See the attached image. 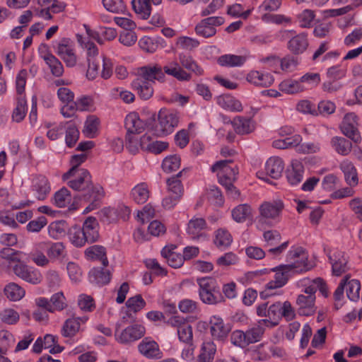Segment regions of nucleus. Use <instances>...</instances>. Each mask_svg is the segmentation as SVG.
I'll return each mask as SVG.
<instances>
[{
  "instance_id": "49530a36",
  "label": "nucleus",
  "mask_w": 362,
  "mask_h": 362,
  "mask_svg": "<svg viewBox=\"0 0 362 362\" xmlns=\"http://www.w3.org/2000/svg\"><path fill=\"white\" fill-rule=\"evenodd\" d=\"M4 294L12 301L21 300L25 296L24 289L16 283H10L4 288Z\"/></svg>"
},
{
  "instance_id": "603ef678",
  "label": "nucleus",
  "mask_w": 362,
  "mask_h": 362,
  "mask_svg": "<svg viewBox=\"0 0 362 362\" xmlns=\"http://www.w3.org/2000/svg\"><path fill=\"white\" fill-rule=\"evenodd\" d=\"M181 158L177 154L170 155L165 157L162 163L163 170L168 173L178 170L180 167Z\"/></svg>"
},
{
  "instance_id": "4c0bfd02",
  "label": "nucleus",
  "mask_w": 362,
  "mask_h": 362,
  "mask_svg": "<svg viewBox=\"0 0 362 362\" xmlns=\"http://www.w3.org/2000/svg\"><path fill=\"white\" fill-rule=\"evenodd\" d=\"M111 279V273L104 268H93L90 272V280L99 286L107 284Z\"/></svg>"
},
{
  "instance_id": "bf43d9fd",
  "label": "nucleus",
  "mask_w": 362,
  "mask_h": 362,
  "mask_svg": "<svg viewBox=\"0 0 362 362\" xmlns=\"http://www.w3.org/2000/svg\"><path fill=\"white\" fill-rule=\"evenodd\" d=\"M248 331L245 332L241 330H235L230 335V341L235 346L245 348L249 345Z\"/></svg>"
},
{
  "instance_id": "7c9ffc66",
  "label": "nucleus",
  "mask_w": 362,
  "mask_h": 362,
  "mask_svg": "<svg viewBox=\"0 0 362 362\" xmlns=\"http://www.w3.org/2000/svg\"><path fill=\"white\" fill-rule=\"evenodd\" d=\"M85 255L89 259L101 261L103 267L108 265L106 250L103 246L98 245L90 246L85 250Z\"/></svg>"
},
{
  "instance_id": "9b49d317",
  "label": "nucleus",
  "mask_w": 362,
  "mask_h": 362,
  "mask_svg": "<svg viewBox=\"0 0 362 362\" xmlns=\"http://www.w3.org/2000/svg\"><path fill=\"white\" fill-rule=\"evenodd\" d=\"M271 271L275 273L274 278L267 284V291L283 287L287 284L289 278L295 274L286 264L272 268Z\"/></svg>"
},
{
  "instance_id": "58836bf2",
  "label": "nucleus",
  "mask_w": 362,
  "mask_h": 362,
  "mask_svg": "<svg viewBox=\"0 0 362 362\" xmlns=\"http://www.w3.org/2000/svg\"><path fill=\"white\" fill-rule=\"evenodd\" d=\"M132 199L139 204H144L149 197L148 186L145 182L136 185L131 192Z\"/></svg>"
},
{
  "instance_id": "680f3d73",
  "label": "nucleus",
  "mask_w": 362,
  "mask_h": 362,
  "mask_svg": "<svg viewBox=\"0 0 362 362\" xmlns=\"http://www.w3.org/2000/svg\"><path fill=\"white\" fill-rule=\"evenodd\" d=\"M26 112V100L25 97L19 96L17 98V105L16 108L13 110L12 114V118L16 122H21L25 116Z\"/></svg>"
},
{
  "instance_id": "a19ab883",
  "label": "nucleus",
  "mask_w": 362,
  "mask_h": 362,
  "mask_svg": "<svg viewBox=\"0 0 362 362\" xmlns=\"http://www.w3.org/2000/svg\"><path fill=\"white\" fill-rule=\"evenodd\" d=\"M132 8L142 19H148L151 15V6L150 0H132Z\"/></svg>"
},
{
  "instance_id": "8fccbe9b",
  "label": "nucleus",
  "mask_w": 362,
  "mask_h": 362,
  "mask_svg": "<svg viewBox=\"0 0 362 362\" xmlns=\"http://www.w3.org/2000/svg\"><path fill=\"white\" fill-rule=\"evenodd\" d=\"M67 125L66 127L65 142L68 147H73L79 138V131L75 124L68 122L64 123Z\"/></svg>"
},
{
  "instance_id": "3c124183",
  "label": "nucleus",
  "mask_w": 362,
  "mask_h": 362,
  "mask_svg": "<svg viewBox=\"0 0 362 362\" xmlns=\"http://www.w3.org/2000/svg\"><path fill=\"white\" fill-rule=\"evenodd\" d=\"M331 144L335 151L343 156L349 153L351 149V144L342 137L335 136L332 139Z\"/></svg>"
},
{
  "instance_id": "423d86ee",
  "label": "nucleus",
  "mask_w": 362,
  "mask_h": 362,
  "mask_svg": "<svg viewBox=\"0 0 362 362\" xmlns=\"http://www.w3.org/2000/svg\"><path fill=\"white\" fill-rule=\"evenodd\" d=\"M284 204L281 199L263 202L259 208L260 220L263 219L269 226L280 222Z\"/></svg>"
},
{
  "instance_id": "4be33fe9",
  "label": "nucleus",
  "mask_w": 362,
  "mask_h": 362,
  "mask_svg": "<svg viewBox=\"0 0 362 362\" xmlns=\"http://www.w3.org/2000/svg\"><path fill=\"white\" fill-rule=\"evenodd\" d=\"M176 248L175 245L165 246L161 250L162 257L165 259L168 265L173 268H179L184 263L183 256L174 251Z\"/></svg>"
},
{
  "instance_id": "338daca9",
  "label": "nucleus",
  "mask_w": 362,
  "mask_h": 362,
  "mask_svg": "<svg viewBox=\"0 0 362 362\" xmlns=\"http://www.w3.org/2000/svg\"><path fill=\"white\" fill-rule=\"evenodd\" d=\"M231 124L237 134H246L249 133V119L236 116L231 122Z\"/></svg>"
},
{
  "instance_id": "5701e85b",
  "label": "nucleus",
  "mask_w": 362,
  "mask_h": 362,
  "mask_svg": "<svg viewBox=\"0 0 362 362\" xmlns=\"http://www.w3.org/2000/svg\"><path fill=\"white\" fill-rule=\"evenodd\" d=\"M187 172V168L182 169L176 175H173L166 180L168 193L182 197L184 194V188L181 180L179 179Z\"/></svg>"
},
{
  "instance_id": "412c9836",
  "label": "nucleus",
  "mask_w": 362,
  "mask_h": 362,
  "mask_svg": "<svg viewBox=\"0 0 362 362\" xmlns=\"http://www.w3.org/2000/svg\"><path fill=\"white\" fill-rule=\"evenodd\" d=\"M284 170V162L279 156H272L265 163V170L274 179L279 178Z\"/></svg>"
},
{
  "instance_id": "39448f33",
  "label": "nucleus",
  "mask_w": 362,
  "mask_h": 362,
  "mask_svg": "<svg viewBox=\"0 0 362 362\" xmlns=\"http://www.w3.org/2000/svg\"><path fill=\"white\" fill-rule=\"evenodd\" d=\"M67 185L74 191L83 194H92L98 187H103L100 185H94L92 175L88 170H79L71 175L68 179Z\"/></svg>"
},
{
  "instance_id": "393cba45",
  "label": "nucleus",
  "mask_w": 362,
  "mask_h": 362,
  "mask_svg": "<svg viewBox=\"0 0 362 362\" xmlns=\"http://www.w3.org/2000/svg\"><path fill=\"white\" fill-rule=\"evenodd\" d=\"M105 196V192L103 187H98L92 194H83L81 199L90 202L88 206L84 209V213H88L98 207L101 204V200Z\"/></svg>"
},
{
  "instance_id": "dca6fc26",
  "label": "nucleus",
  "mask_w": 362,
  "mask_h": 362,
  "mask_svg": "<svg viewBox=\"0 0 362 362\" xmlns=\"http://www.w3.org/2000/svg\"><path fill=\"white\" fill-rule=\"evenodd\" d=\"M304 172L303 162L298 159H293L286 171L288 182L292 186L298 185L303 180Z\"/></svg>"
},
{
  "instance_id": "6e6552de",
  "label": "nucleus",
  "mask_w": 362,
  "mask_h": 362,
  "mask_svg": "<svg viewBox=\"0 0 362 362\" xmlns=\"http://www.w3.org/2000/svg\"><path fill=\"white\" fill-rule=\"evenodd\" d=\"M232 163V160H222L216 162L211 167L212 172H217L218 183L224 187L231 185L236 180L237 169L228 165Z\"/></svg>"
},
{
  "instance_id": "864d4df0",
  "label": "nucleus",
  "mask_w": 362,
  "mask_h": 362,
  "mask_svg": "<svg viewBox=\"0 0 362 362\" xmlns=\"http://www.w3.org/2000/svg\"><path fill=\"white\" fill-rule=\"evenodd\" d=\"M207 199L212 204L221 206L224 204V198L221 189L216 185H210L206 189Z\"/></svg>"
},
{
  "instance_id": "c756f323",
  "label": "nucleus",
  "mask_w": 362,
  "mask_h": 362,
  "mask_svg": "<svg viewBox=\"0 0 362 362\" xmlns=\"http://www.w3.org/2000/svg\"><path fill=\"white\" fill-rule=\"evenodd\" d=\"M281 302H276L271 305L269 307L267 318L259 320V322L270 327L277 325L281 319Z\"/></svg>"
},
{
  "instance_id": "2eb2a0df",
  "label": "nucleus",
  "mask_w": 362,
  "mask_h": 362,
  "mask_svg": "<svg viewBox=\"0 0 362 362\" xmlns=\"http://www.w3.org/2000/svg\"><path fill=\"white\" fill-rule=\"evenodd\" d=\"M209 324L211 334L214 339L223 340L231 330L230 325L225 323L223 320L218 316H212L210 318Z\"/></svg>"
},
{
  "instance_id": "c03bdc74",
  "label": "nucleus",
  "mask_w": 362,
  "mask_h": 362,
  "mask_svg": "<svg viewBox=\"0 0 362 362\" xmlns=\"http://www.w3.org/2000/svg\"><path fill=\"white\" fill-rule=\"evenodd\" d=\"M87 159V154L81 153L74 155L71 156L70 160V163L71 165V168L62 175V180H66L68 179L71 175L78 172L79 170H86L85 168H80V165L84 163Z\"/></svg>"
},
{
  "instance_id": "4468645a",
  "label": "nucleus",
  "mask_w": 362,
  "mask_h": 362,
  "mask_svg": "<svg viewBox=\"0 0 362 362\" xmlns=\"http://www.w3.org/2000/svg\"><path fill=\"white\" fill-rule=\"evenodd\" d=\"M316 297L299 294L296 297V306L297 313L301 316H311L317 311Z\"/></svg>"
},
{
  "instance_id": "9d476101",
  "label": "nucleus",
  "mask_w": 362,
  "mask_h": 362,
  "mask_svg": "<svg viewBox=\"0 0 362 362\" xmlns=\"http://www.w3.org/2000/svg\"><path fill=\"white\" fill-rule=\"evenodd\" d=\"M358 117L354 112H349L344 115L340 125L341 132L356 144L362 139L358 129Z\"/></svg>"
},
{
  "instance_id": "aec40b11",
  "label": "nucleus",
  "mask_w": 362,
  "mask_h": 362,
  "mask_svg": "<svg viewBox=\"0 0 362 362\" xmlns=\"http://www.w3.org/2000/svg\"><path fill=\"white\" fill-rule=\"evenodd\" d=\"M163 73L175 78L180 81H189L191 74L185 71L176 61H173L162 67Z\"/></svg>"
},
{
  "instance_id": "69168bd1",
  "label": "nucleus",
  "mask_w": 362,
  "mask_h": 362,
  "mask_svg": "<svg viewBox=\"0 0 362 362\" xmlns=\"http://www.w3.org/2000/svg\"><path fill=\"white\" fill-rule=\"evenodd\" d=\"M99 124L98 119L92 116L90 117L86 122L84 129L83 130L86 136L93 139L95 138L97 134L98 127Z\"/></svg>"
},
{
  "instance_id": "c85d7f7f",
  "label": "nucleus",
  "mask_w": 362,
  "mask_h": 362,
  "mask_svg": "<svg viewBox=\"0 0 362 362\" xmlns=\"http://www.w3.org/2000/svg\"><path fill=\"white\" fill-rule=\"evenodd\" d=\"M340 168L344 175L346 182L350 187H355L358 185V178L356 168L353 163L347 160L340 164Z\"/></svg>"
},
{
  "instance_id": "5fc2aeb1",
  "label": "nucleus",
  "mask_w": 362,
  "mask_h": 362,
  "mask_svg": "<svg viewBox=\"0 0 362 362\" xmlns=\"http://www.w3.org/2000/svg\"><path fill=\"white\" fill-rule=\"evenodd\" d=\"M233 238L230 233L226 229H218L216 232L215 245L219 248H226L230 245Z\"/></svg>"
},
{
  "instance_id": "ea45409f",
  "label": "nucleus",
  "mask_w": 362,
  "mask_h": 362,
  "mask_svg": "<svg viewBox=\"0 0 362 362\" xmlns=\"http://www.w3.org/2000/svg\"><path fill=\"white\" fill-rule=\"evenodd\" d=\"M206 227V223L204 218H194L188 223L187 233L192 238L195 239L202 235V231Z\"/></svg>"
},
{
  "instance_id": "052dcab7",
  "label": "nucleus",
  "mask_w": 362,
  "mask_h": 362,
  "mask_svg": "<svg viewBox=\"0 0 362 362\" xmlns=\"http://www.w3.org/2000/svg\"><path fill=\"white\" fill-rule=\"evenodd\" d=\"M47 253L50 259L64 258L66 255L65 247L61 242L52 243L48 248Z\"/></svg>"
},
{
  "instance_id": "de8ad7c7",
  "label": "nucleus",
  "mask_w": 362,
  "mask_h": 362,
  "mask_svg": "<svg viewBox=\"0 0 362 362\" xmlns=\"http://www.w3.org/2000/svg\"><path fill=\"white\" fill-rule=\"evenodd\" d=\"M216 345L213 341H204L202 344L198 362H211L216 353Z\"/></svg>"
},
{
  "instance_id": "6ab92c4d",
  "label": "nucleus",
  "mask_w": 362,
  "mask_h": 362,
  "mask_svg": "<svg viewBox=\"0 0 362 362\" xmlns=\"http://www.w3.org/2000/svg\"><path fill=\"white\" fill-rule=\"evenodd\" d=\"M88 243H93L99 239V226L97 219L93 216L88 217L81 228Z\"/></svg>"
},
{
  "instance_id": "2f4dec72",
  "label": "nucleus",
  "mask_w": 362,
  "mask_h": 362,
  "mask_svg": "<svg viewBox=\"0 0 362 362\" xmlns=\"http://www.w3.org/2000/svg\"><path fill=\"white\" fill-rule=\"evenodd\" d=\"M178 59L179 64L183 69H186L191 71L197 76H201L204 74V69L197 64L190 54L183 52L180 53L178 54Z\"/></svg>"
},
{
  "instance_id": "ddd939ff",
  "label": "nucleus",
  "mask_w": 362,
  "mask_h": 362,
  "mask_svg": "<svg viewBox=\"0 0 362 362\" xmlns=\"http://www.w3.org/2000/svg\"><path fill=\"white\" fill-rule=\"evenodd\" d=\"M224 19L221 16L208 17L202 20L195 27L197 35L207 38L214 36L216 33V26L223 24Z\"/></svg>"
},
{
  "instance_id": "f8f14e48",
  "label": "nucleus",
  "mask_w": 362,
  "mask_h": 362,
  "mask_svg": "<svg viewBox=\"0 0 362 362\" xmlns=\"http://www.w3.org/2000/svg\"><path fill=\"white\" fill-rule=\"evenodd\" d=\"M55 51L67 67H74L76 65L77 56L74 52L70 39L62 38L57 43Z\"/></svg>"
},
{
  "instance_id": "774afa93",
  "label": "nucleus",
  "mask_w": 362,
  "mask_h": 362,
  "mask_svg": "<svg viewBox=\"0 0 362 362\" xmlns=\"http://www.w3.org/2000/svg\"><path fill=\"white\" fill-rule=\"evenodd\" d=\"M296 109L298 112L304 115H314L317 114L315 104L306 99L299 100L296 104Z\"/></svg>"
},
{
  "instance_id": "e433bc0d",
  "label": "nucleus",
  "mask_w": 362,
  "mask_h": 362,
  "mask_svg": "<svg viewBox=\"0 0 362 362\" xmlns=\"http://www.w3.org/2000/svg\"><path fill=\"white\" fill-rule=\"evenodd\" d=\"M280 91L286 94H296L305 90V86L300 84L299 80L287 78L282 81L279 85Z\"/></svg>"
},
{
  "instance_id": "a878e982",
  "label": "nucleus",
  "mask_w": 362,
  "mask_h": 362,
  "mask_svg": "<svg viewBox=\"0 0 362 362\" xmlns=\"http://www.w3.org/2000/svg\"><path fill=\"white\" fill-rule=\"evenodd\" d=\"M308 47V40L305 33H300L292 37L288 42V49L293 54L304 52Z\"/></svg>"
},
{
  "instance_id": "6e6d98bb",
  "label": "nucleus",
  "mask_w": 362,
  "mask_h": 362,
  "mask_svg": "<svg viewBox=\"0 0 362 362\" xmlns=\"http://www.w3.org/2000/svg\"><path fill=\"white\" fill-rule=\"evenodd\" d=\"M80 322L78 319L69 318L63 325L62 334L65 337H74L79 330Z\"/></svg>"
},
{
  "instance_id": "37998d69",
  "label": "nucleus",
  "mask_w": 362,
  "mask_h": 362,
  "mask_svg": "<svg viewBox=\"0 0 362 362\" xmlns=\"http://www.w3.org/2000/svg\"><path fill=\"white\" fill-rule=\"evenodd\" d=\"M68 235L71 243L77 247H83L88 243L84 233L79 226L71 227L68 231Z\"/></svg>"
},
{
  "instance_id": "09e8293b",
  "label": "nucleus",
  "mask_w": 362,
  "mask_h": 362,
  "mask_svg": "<svg viewBox=\"0 0 362 362\" xmlns=\"http://www.w3.org/2000/svg\"><path fill=\"white\" fill-rule=\"evenodd\" d=\"M44 60L49 66L52 75L56 77H60L63 75L64 66L56 57L52 54H48L44 57Z\"/></svg>"
},
{
  "instance_id": "0eeeda50",
  "label": "nucleus",
  "mask_w": 362,
  "mask_h": 362,
  "mask_svg": "<svg viewBox=\"0 0 362 362\" xmlns=\"http://www.w3.org/2000/svg\"><path fill=\"white\" fill-rule=\"evenodd\" d=\"M179 117L176 112L162 109L158 115V122L154 132L158 136H163L171 134L177 126Z\"/></svg>"
},
{
  "instance_id": "f03ea898",
  "label": "nucleus",
  "mask_w": 362,
  "mask_h": 362,
  "mask_svg": "<svg viewBox=\"0 0 362 362\" xmlns=\"http://www.w3.org/2000/svg\"><path fill=\"white\" fill-rule=\"evenodd\" d=\"M197 281L199 285V298L204 303L216 305L225 301L220 285L215 279L204 277L197 279Z\"/></svg>"
},
{
  "instance_id": "b1692460",
  "label": "nucleus",
  "mask_w": 362,
  "mask_h": 362,
  "mask_svg": "<svg viewBox=\"0 0 362 362\" xmlns=\"http://www.w3.org/2000/svg\"><path fill=\"white\" fill-rule=\"evenodd\" d=\"M126 305L129 310L127 311L126 315L123 316L122 319L126 322H128V318H130L134 321V317L132 313L135 314L138 311L141 310L145 307L146 302L143 299L142 296L140 294H138L129 298L126 302Z\"/></svg>"
},
{
  "instance_id": "f257e3e1",
  "label": "nucleus",
  "mask_w": 362,
  "mask_h": 362,
  "mask_svg": "<svg viewBox=\"0 0 362 362\" xmlns=\"http://www.w3.org/2000/svg\"><path fill=\"white\" fill-rule=\"evenodd\" d=\"M138 73L139 76L133 81L132 86L142 100H148L153 94L152 83L155 81H165L162 66L158 64L144 66L139 69Z\"/></svg>"
},
{
  "instance_id": "13d9d810",
  "label": "nucleus",
  "mask_w": 362,
  "mask_h": 362,
  "mask_svg": "<svg viewBox=\"0 0 362 362\" xmlns=\"http://www.w3.org/2000/svg\"><path fill=\"white\" fill-rule=\"evenodd\" d=\"M70 200L71 194L66 187H62L55 192L52 199L54 204L59 208L65 207Z\"/></svg>"
},
{
  "instance_id": "1a4fd4ad",
  "label": "nucleus",
  "mask_w": 362,
  "mask_h": 362,
  "mask_svg": "<svg viewBox=\"0 0 362 362\" xmlns=\"http://www.w3.org/2000/svg\"><path fill=\"white\" fill-rule=\"evenodd\" d=\"M328 258L333 276H340L349 269V257L344 251L333 248L329 252Z\"/></svg>"
},
{
  "instance_id": "a211bd4d",
  "label": "nucleus",
  "mask_w": 362,
  "mask_h": 362,
  "mask_svg": "<svg viewBox=\"0 0 362 362\" xmlns=\"http://www.w3.org/2000/svg\"><path fill=\"white\" fill-rule=\"evenodd\" d=\"M139 352L148 358H160L162 356L158 344L150 338H144L138 346Z\"/></svg>"
},
{
  "instance_id": "cd10ccee",
  "label": "nucleus",
  "mask_w": 362,
  "mask_h": 362,
  "mask_svg": "<svg viewBox=\"0 0 362 362\" xmlns=\"http://www.w3.org/2000/svg\"><path fill=\"white\" fill-rule=\"evenodd\" d=\"M217 104L222 108L232 112H241V103L230 94H223L216 98Z\"/></svg>"
},
{
  "instance_id": "bb28decb",
  "label": "nucleus",
  "mask_w": 362,
  "mask_h": 362,
  "mask_svg": "<svg viewBox=\"0 0 362 362\" xmlns=\"http://www.w3.org/2000/svg\"><path fill=\"white\" fill-rule=\"evenodd\" d=\"M33 190L39 200H44L50 192V185L47 178L43 175L37 176L33 182Z\"/></svg>"
},
{
  "instance_id": "473e14b6",
  "label": "nucleus",
  "mask_w": 362,
  "mask_h": 362,
  "mask_svg": "<svg viewBox=\"0 0 362 362\" xmlns=\"http://www.w3.org/2000/svg\"><path fill=\"white\" fill-rule=\"evenodd\" d=\"M247 60V55L223 54L220 56L218 59V64L221 66L235 67L241 66Z\"/></svg>"
},
{
  "instance_id": "a18cd8bd",
  "label": "nucleus",
  "mask_w": 362,
  "mask_h": 362,
  "mask_svg": "<svg viewBox=\"0 0 362 362\" xmlns=\"http://www.w3.org/2000/svg\"><path fill=\"white\" fill-rule=\"evenodd\" d=\"M274 78L268 73L252 71L250 73V83L256 86H269L273 83Z\"/></svg>"
},
{
  "instance_id": "72a5a7b5",
  "label": "nucleus",
  "mask_w": 362,
  "mask_h": 362,
  "mask_svg": "<svg viewBox=\"0 0 362 362\" xmlns=\"http://www.w3.org/2000/svg\"><path fill=\"white\" fill-rule=\"evenodd\" d=\"M305 288L303 289V292L305 296H315V293L317 290H320L323 295L326 296V288L324 281L320 278L315 279L312 281L303 280Z\"/></svg>"
},
{
  "instance_id": "79ce46f5",
  "label": "nucleus",
  "mask_w": 362,
  "mask_h": 362,
  "mask_svg": "<svg viewBox=\"0 0 362 362\" xmlns=\"http://www.w3.org/2000/svg\"><path fill=\"white\" fill-rule=\"evenodd\" d=\"M69 228L67 222L64 220L56 221L51 223L48 227V233L54 239H59L64 235Z\"/></svg>"
},
{
  "instance_id": "20e7f679",
  "label": "nucleus",
  "mask_w": 362,
  "mask_h": 362,
  "mask_svg": "<svg viewBox=\"0 0 362 362\" xmlns=\"http://www.w3.org/2000/svg\"><path fill=\"white\" fill-rule=\"evenodd\" d=\"M124 126L127 129L125 137L127 148L130 152L136 153L138 144L137 135L144 131L146 124L136 113L132 112L127 115Z\"/></svg>"
},
{
  "instance_id": "f3484780",
  "label": "nucleus",
  "mask_w": 362,
  "mask_h": 362,
  "mask_svg": "<svg viewBox=\"0 0 362 362\" xmlns=\"http://www.w3.org/2000/svg\"><path fill=\"white\" fill-rule=\"evenodd\" d=\"M145 333L146 329L143 325L134 324L123 329L117 340L122 344H129L141 339Z\"/></svg>"
},
{
  "instance_id": "0e129e2a",
  "label": "nucleus",
  "mask_w": 362,
  "mask_h": 362,
  "mask_svg": "<svg viewBox=\"0 0 362 362\" xmlns=\"http://www.w3.org/2000/svg\"><path fill=\"white\" fill-rule=\"evenodd\" d=\"M103 4L110 12L119 13L126 11V5L123 0H103Z\"/></svg>"
},
{
  "instance_id": "c9c22d12",
  "label": "nucleus",
  "mask_w": 362,
  "mask_h": 362,
  "mask_svg": "<svg viewBox=\"0 0 362 362\" xmlns=\"http://www.w3.org/2000/svg\"><path fill=\"white\" fill-rule=\"evenodd\" d=\"M344 282V290H346V296L351 301H357L360 298L361 283L357 279L348 280L346 277L341 280Z\"/></svg>"
},
{
  "instance_id": "e2e57ef3",
  "label": "nucleus",
  "mask_w": 362,
  "mask_h": 362,
  "mask_svg": "<svg viewBox=\"0 0 362 362\" xmlns=\"http://www.w3.org/2000/svg\"><path fill=\"white\" fill-rule=\"evenodd\" d=\"M231 214L235 221L243 223L249 216V206L246 204H239L232 210Z\"/></svg>"
},
{
  "instance_id": "f704fd0d",
  "label": "nucleus",
  "mask_w": 362,
  "mask_h": 362,
  "mask_svg": "<svg viewBox=\"0 0 362 362\" xmlns=\"http://www.w3.org/2000/svg\"><path fill=\"white\" fill-rule=\"evenodd\" d=\"M302 137L299 134H294L291 137H280L274 139L272 141V146L277 149H286L290 148H296L300 142H302Z\"/></svg>"
},
{
  "instance_id": "4d7b16f0",
  "label": "nucleus",
  "mask_w": 362,
  "mask_h": 362,
  "mask_svg": "<svg viewBox=\"0 0 362 362\" xmlns=\"http://www.w3.org/2000/svg\"><path fill=\"white\" fill-rule=\"evenodd\" d=\"M23 253L21 251L15 250L6 247L0 250V257L11 263L21 262Z\"/></svg>"
},
{
  "instance_id": "7ed1b4c3",
  "label": "nucleus",
  "mask_w": 362,
  "mask_h": 362,
  "mask_svg": "<svg viewBox=\"0 0 362 362\" xmlns=\"http://www.w3.org/2000/svg\"><path fill=\"white\" fill-rule=\"evenodd\" d=\"M288 267L294 274H301L312 269L315 263L310 260L307 251L302 247L293 246L286 255Z\"/></svg>"
}]
</instances>
